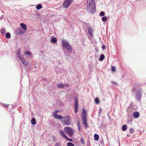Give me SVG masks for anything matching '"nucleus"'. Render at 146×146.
I'll list each match as a JSON object with an SVG mask.
<instances>
[{
	"mask_svg": "<svg viewBox=\"0 0 146 146\" xmlns=\"http://www.w3.org/2000/svg\"><path fill=\"white\" fill-rule=\"evenodd\" d=\"M132 91L133 92L136 91V99L139 101H141L142 94V90L141 88L138 86L135 85L132 88Z\"/></svg>",
	"mask_w": 146,
	"mask_h": 146,
	"instance_id": "nucleus-1",
	"label": "nucleus"
},
{
	"mask_svg": "<svg viewBox=\"0 0 146 146\" xmlns=\"http://www.w3.org/2000/svg\"><path fill=\"white\" fill-rule=\"evenodd\" d=\"M86 10L88 12L92 14L96 12V7L94 0H90V2L87 6Z\"/></svg>",
	"mask_w": 146,
	"mask_h": 146,
	"instance_id": "nucleus-2",
	"label": "nucleus"
},
{
	"mask_svg": "<svg viewBox=\"0 0 146 146\" xmlns=\"http://www.w3.org/2000/svg\"><path fill=\"white\" fill-rule=\"evenodd\" d=\"M62 44L63 46V50L64 51V47L66 48L70 52L72 51V48L68 41L63 40L62 41Z\"/></svg>",
	"mask_w": 146,
	"mask_h": 146,
	"instance_id": "nucleus-3",
	"label": "nucleus"
},
{
	"mask_svg": "<svg viewBox=\"0 0 146 146\" xmlns=\"http://www.w3.org/2000/svg\"><path fill=\"white\" fill-rule=\"evenodd\" d=\"M64 119L62 121V124L64 125H70L71 122V117L68 115L66 116L63 117Z\"/></svg>",
	"mask_w": 146,
	"mask_h": 146,
	"instance_id": "nucleus-4",
	"label": "nucleus"
},
{
	"mask_svg": "<svg viewBox=\"0 0 146 146\" xmlns=\"http://www.w3.org/2000/svg\"><path fill=\"white\" fill-rule=\"evenodd\" d=\"M64 131L69 135L70 137L74 133V131L71 127H66L64 129Z\"/></svg>",
	"mask_w": 146,
	"mask_h": 146,
	"instance_id": "nucleus-5",
	"label": "nucleus"
},
{
	"mask_svg": "<svg viewBox=\"0 0 146 146\" xmlns=\"http://www.w3.org/2000/svg\"><path fill=\"white\" fill-rule=\"evenodd\" d=\"M74 0H64L63 4L64 8H67L73 2Z\"/></svg>",
	"mask_w": 146,
	"mask_h": 146,
	"instance_id": "nucleus-6",
	"label": "nucleus"
},
{
	"mask_svg": "<svg viewBox=\"0 0 146 146\" xmlns=\"http://www.w3.org/2000/svg\"><path fill=\"white\" fill-rule=\"evenodd\" d=\"M74 111L76 113H77L78 111V102L77 98H74Z\"/></svg>",
	"mask_w": 146,
	"mask_h": 146,
	"instance_id": "nucleus-7",
	"label": "nucleus"
},
{
	"mask_svg": "<svg viewBox=\"0 0 146 146\" xmlns=\"http://www.w3.org/2000/svg\"><path fill=\"white\" fill-rule=\"evenodd\" d=\"M82 121L83 124L84 125L85 128H87L88 125L87 123V120L86 117H82Z\"/></svg>",
	"mask_w": 146,
	"mask_h": 146,
	"instance_id": "nucleus-8",
	"label": "nucleus"
},
{
	"mask_svg": "<svg viewBox=\"0 0 146 146\" xmlns=\"http://www.w3.org/2000/svg\"><path fill=\"white\" fill-rule=\"evenodd\" d=\"M53 116L55 119H58L60 120H62L63 118V117L61 115L57 114L56 113H53Z\"/></svg>",
	"mask_w": 146,
	"mask_h": 146,
	"instance_id": "nucleus-9",
	"label": "nucleus"
},
{
	"mask_svg": "<svg viewBox=\"0 0 146 146\" xmlns=\"http://www.w3.org/2000/svg\"><path fill=\"white\" fill-rule=\"evenodd\" d=\"M19 59L21 60L22 63L25 66H27L28 65V63L23 58V57L20 58Z\"/></svg>",
	"mask_w": 146,
	"mask_h": 146,
	"instance_id": "nucleus-10",
	"label": "nucleus"
},
{
	"mask_svg": "<svg viewBox=\"0 0 146 146\" xmlns=\"http://www.w3.org/2000/svg\"><path fill=\"white\" fill-rule=\"evenodd\" d=\"M93 31V29L91 27H90L88 28V32L91 36H93L92 32Z\"/></svg>",
	"mask_w": 146,
	"mask_h": 146,
	"instance_id": "nucleus-11",
	"label": "nucleus"
},
{
	"mask_svg": "<svg viewBox=\"0 0 146 146\" xmlns=\"http://www.w3.org/2000/svg\"><path fill=\"white\" fill-rule=\"evenodd\" d=\"M133 116L135 118H137L139 116V114L138 112L135 111L133 113Z\"/></svg>",
	"mask_w": 146,
	"mask_h": 146,
	"instance_id": "nucleus-12",
	"label": "nucleus"
},
{
	"mask_svg": "<svg viewBox=\"0 0 146 146\" xmlns=\"http://www.w3.org/2000/svg\"><path fill=\"white\" fill-rule=\"evenodd\" d=\"M16 32L18 34H22L24 33V32L21 29H17L16 30Z\"/></svg>",
	"mask_w": 146,
	"mask_h": 146,
	"instance_id": "nucleus-13",
	"label": "nucleus"
},
{
	"mask_svg": "<svg viewBox=\"0 0 146 146\" xmlns=\"http://www.w3.org/2000/svg\"><path fill=\"white\" fill-rule=\"evenodd\" d=\"M57 41V39L56 37H51V41L53 43H55Z\"/></svg>",
	"mask_w": 146,
	"mask_h": 146,
	"instance_id": "nucleus-14",
	"label": "nucleus"
},
{
	"mask_svg": "<svg viewBox=\"0 0 146 146\" xmlns=\"http://www.w3.org/2000/svg\"><path fill=\"white\" fill-rule=\"evenodd\" d=\"M21 27L24 30H25L27 29L26 25L24 23H22L20 24Z\"/></svg>",
	"mask_w": 146,
	"mask_h": 146,
	"instance_id": "nucleus-15",
	"label": "nucleus"
},
{
	"mask_svg": "<svg viewBox=\"0 0 146 146\" xmlns=\"http://www.w3.org/2000/svg\"><path fill=\"white\" fill-rule=\"evenodd\" d=\"M59 132L60 135L64 138H65L67 136L63 131L60 130Z\"/></svg>",
	"mask_w": 146,
	"mask_h": 146,
	"instance_id": "nucleus-16",
	"label": "nucleus"
},
{
	"mask_svg": "<svg viewBox=\"0 0 146 146\" xmlns=\"http://www.w3.org/2000/svg\"><path fill=\"white\" fill-rule=\"evenodd\" d=\"M86 116L87 114L86 111L84 110L83 109L82 110V117H86Z\"/></svg>",
	"mask_w": 146,
	"mask_h": 146,
	"instance_id": "nucleus-17",
	"label": "nucleus"
},
{
	"mask_svg": "<svg viewBox=\"0 0 146 146\" xmlns=\"http://www.w3.org/2000/svg\"><path fill=\"white\" fill-rule=\"evenodd\" d=\"M94 140L96 141L98 140L99 139V136L98 135L95 133L94 135Z\"/></svg>",
	"mask_w": 146,
	"mask_h": 146,
	"instance_id": "nucleus-18",
	"label": "nucleus"
},
{
	"mask_svg": "<svg viewBox=\"0 0 146 146\" xmlns=\"http://www.w3.org/2000/svg\"><path fill=\"white\" fill-rule=\"evenodd\" d=\"M57 87L59 88H62L64 87V85L62 84H60L56 85Z\"/></svg>",
	"mask_w": 146,
	"mask_h": 146,
	"instance_id": "nucleus-19",
	"label": "nucleus"
},
{
	"mask_svg": "<svg viewBox=\"0 0 146 146\" xmlns=\"http://www.w3.org/2000/svg\"><path fill=\"white\" fill-rule=\"evenodd\" d=\"M21 53V52L20 51V50L19 49L18 50V52L17 53V55H18V58L19 59L22 57L20 55Z\"/></svg>",
	"mask_w": 146,
	"mask_h": 146,
	"instance_id": "nucleus-20",
	"label": "nucleus"
},
{
	"mask_svg": "<svg viewBox=\"0 0 146 146\" xmlns=\"http://www.w3.org/2000/svg\"><path fill=\"white\" fill-rule=\"evenodd\" d=\"M36 123V120L35 118H32L31 119V123L33 125H35Z\"/></svg>",
	"mask_w": 146,
	"mask_h": 146,
	"instance_id": "nucleus-21",
	"label": "nucleus"
},
{
	"mask_svg": "<svg viewBox=\"0 0 146 146\" xmlns=\"http://www.w3.org/2000/svg\"><path fill=\"white\" fill-rule=\"evenodd\" d=\"M104 54H102L101 55L100 57L99 58V60L100 61H102L104 59Z\"/></svg>",
	"mask_w": 146,
	"mask_h": 146,
	"instance_id": "nucleus-22",
	"label": "nucleus"
},
{
	"mask_svg": "<svg viewBox=\"0 0 146 146\" xmlns=\"http://www.w3.org/2000/svg\"><path fill=\"white\" fill-rule=\"evenodd\" d=\"M127 126L126 125H123L122 127V129L123 131H125L127 129Z\"/></svg>",
	"mask_w": 146,
	"mask_h": 146,
	"instance_id": "nucleus-23",
	"label": "nucleus"
},
{
	"mask_svg": "<svg viewBox=\"0 0 146 146\" xmlns=\"http://www.w3.org/2000/svg\"><path fill=\"white\" fill-rule=\"evenodd\" d=\"M42 8V5L40 4H38L36 7V8L38 10H39Z\"/></svg>",
	"mask_w": 146,
	"mask_h": 146,
	"instance_id": "nucleus-24",
	"label": "nucleus"
},
{
	"mask_svg": "<svg viewBox=\"0 0 146 146\" xmlns=\"http://www.w3.org/2000/svg\"><path fill=\"white\" fill-rule=\"evenodd\" d=\"M95 102L96 104H98L99 103V100L98 98H97L95 99Z\"/></svg>",
	"mask_w": 146,
	"mask_h": 146,
	"instance_id": "nucleus-25",
	"label": "nucleus"
},
{
	"mask_svg": "<svg viewBox=\"0 0 146 146\" xmlns=\"http://www.w3.org/2000/svg\"><path fill=\"white\" fill-rule=\"evenodd\" d=\"M25 54H27L29 56H31V52L28 51H25Z\"/></svg>",
	"mask_w": 146,
	"mask_h": 146,
	"instance_id": "nucleus-26",
	"label": "nucleus"
},
{
	"mask_svg": "<svg viewBox=\"0 0 146 146\" xmlns=\"http://www.w3.org/2000/svg\"><path fill=\"white\" fill-rule=\"evenodd\" d=\"M5 36L7 38H9L11 37V35L10 33H7L6 34Z\"/></svg>",
	"mask_w": 146,
	"mask_h": 146,
	"instance_id": "nucleus-27",
	"label": "nucleus"
},
{
	"mask_svg": "<svg viewBox=\"0 0 146 146\" xmlns=\"http://www.w3.org/2000/svg\"><path fill=\"white\" fill-rule=\"evenodd\" d=\"M67 146H74V144L72 143L68 142L67 143Z\"/></svg>",
	"mask_w": 146,
	"mask_h": 146,
	"instance_id": "nucleus-28",
	"label": "nucleus"
},
{
	"mask_svg": "<svg viewBox=\"0 0 146 146\" xmlns=\"http://www.w3.org/2000/svg\"><path fill=\"white\" fill-rule=\"evenodd\" d=\"M1 33L2 34H5V29H4L3 28L1 30Z\"/></svg>",
	"mask_w": 146,
	"mask_h": 146,
	"instance_id": "nucleus-29",
	"label": "nucleus"
},
{
	"mask_svg": "<svg viewBox=\"0 0 146 146\" xmlns=\"http://www.w3.org/2000/svg\"><path fill=\"white\" fill-rule=\"evenodd\" d=\"M102 21L104 22H105L107 20V18L106 17H102Z\"/></svg>",
	"mask_w": 146,
	"mask_h": 146,
	"instance_id": "nucleus-30",
	"label": "nucleus"
},
{
	"mask_svg": "<svg viewBox=\"0 0 146 146\" xmlns=\"http://www.w3.org/2000/svg\"><path fill=\"white\" fill-rule=\"evenodd\" d=\"M111 70L112 72H114L115 71L116 69L114 66H112L111 68Z\"/></svg>",
	"mask_w": 146,
	"mask_h": 146,
	"instance_id": "nucleus-31",
	"label": "nucleus"
},
{
	"mask_svg": "<svg viewBox=\"0 0 146 146\" xmlns=\"http://www.w3.org/2000/svg\"><path fill=\"white\" fill-rule=\"evenodd\" d=\"M134 131V130L133 129L132 127H130L129 129V132L132 133Z\"/></svg>",
	"mask_w": 146,
	"mask_h": 146,
	"instance_id": "nucleus-32",
	"label": "nucleus"
},
{
	"mask_svg": "<svg viewBox=\"0 0 146 146\" xmlns=\"http://www.w3.org/2000/svg\"><path fill=\"white\" fill-rule=\"evenodd\" d=\"M105 15L103 11H101L100 12V15L101 16H103Z\"/></svg>",
	"mask_w": 146,
	"mask_h": 146,
	"instance_id": "nucleus-33",
	"label": "nucleus"
},
{
	"mask_svg": "<svg viewBox=\"0 0 146 146\" xmlns=\"http://www.w3.org/2000/svg\"><path fill=\"white\" fill-rule=\"evenodd\" d=\"M65 139H67L70 142H72L73 141V140L72 139L69 138H68L67 136L66 137V138Z\"/></svg>",
	"mask_w": 146,
	"mask_h": 146,
	"instance_id": "nucleus-34",
	"label": "nucleus"
},
{
	"mask_svg": "<svg viewBox=\"0 0 146 146\" xmlns=\"http://www.w3.org/2000/svg\"><path fill=\"white\" fill-rule=\"evenodd\" d=\"M60 142H58L56 143L54 146H60Z\"/></svg>",
	"mask_w": 146,
	"mask_h": 146,
	"instance_id": "nucleus-35",
	"label": "nucleus"
},
{
	"mask_svg": "<svg viewBox=\"0 0 146 146\" xmlns=\"http://www.w3.org/2000/svg\"><path fill=\"white\" fill-rule=\"evenodd\" d=\"M77 125H78V130L80 131V124L79 123H78L77 124Z\"/></svg>",
	"mask_w": 146,
	"mask_h": 146,
	"instance_id": "nucleus-36",
	"label": "nucleus"
},
{
	"mask_svg": "<svg viewBox=\"0 0 146 146\" xmlns=\"http://www.w3.org/2000/svg\"><path fill=\"white\" fill-rule=\"evenodd\" d=\"M81 141L83 145L85 143V142L84 140L83 139H81Z\"/></svg>",
	"mask_w": 146,
	"mask_h": 146,
	"instance_id": "nucleus-37",
	"label": "nucleus"
},
{
	"mask_svg": "<svg viewBox=\"0 0 146 146\" xmlns=\"http://www.w3.org/2000/svg\"><path fill=\"white\" fill-rule=\"evenodd\" d=\"M102 109L101 108H100L99 109V113H98L99 114V115L101 114L102 113Z\"/></svg>",
	"mask_w": 146,
	"mask_h": 146,
	"instance_id": "nucleus-38",
	"label": "nucleus"
},
{
	"mask_svg": "<svg viewBox=\"0 0 146 146\" xmlns=\"http://www.w3.org/2000/svg\"><path fill=\"white\" fill-rule=\"evenodd\" d=\"M52 139L53 140V141H54L56 140V138L55 136H53L52 137Z\"/></svg>",
	"mask_w": 146,
	"mask_h": 146,
	"instance_id": "nucleus-39",
	"label": "nucleus"
},
{
	"mask_svg": "<svg viewBox=\"0 0 146 146\" xmlns=\"http://www.w3.org/2000/svg\"><path fill=\"white\" fill-rule=\"evenodd\" d=\"M111 84L112 85H114V84H117V83L115 81H113L112 82H111Z\"/></svg>",
	"mask_w": 146,
	"mask_h": 146,
	"instance_id": "nucleus-40",
	"label": "nucleus"
},
{
	"mask_svg": "<svg viewBox=\"0 0 146 146\" xmlns=\"http://www.w3.org/2000/svg\"><path fill=\"white\" fill-rule=\"evenodd\" d=\"M102 48L103 49H104L106 48V46L105 45H103L102 46Z\"/></svg>",
	"mask_w": 146,
	"mask_h": 146,
	"instance_id": "nucleus-41",
	"label": "nucleus"
},
{
	"mask_svg": "<svg viewBox=\"0 0 146 146\" xmlns=\"http://www.w3.org/2000/svg\"><path fill=\"white\" fill-rule=\"evenodd\" d=\"M4 105H5L6 107H8L9 106V105L8 104H4Z\"/></svg>",
	"mask_w": 146,
	"mask_h": 146,
	"instance_id": "nucleus-42",
	"label": "nucleus"
},
{
	"mask_svg": "<svg viewBox=\"0 0 146 146\" xmlns=\"http://www.w3.org/2000/svg\"><path fill=\"white\" fill-rule=\"evenodd\" d=\"M59 111L58 110H56L55 111V113H56L58 112H59Z\"/></svg>",
	"mask_w": 146,
	"mask_h": 146,
	"instance_id": "nucleus-43",
	"label": "nucleus"
},
{
	"mask_svg": "<svg viewBox=\"0 0 146 146\" xmlns=\"http://www.w3.org/2000/svg\"><path fill=\"white\" fill-rule=\"evenodd\" d=\"M65 86H69V85L67 84H65Z\"/></svg>",
	"mask_w": 146,
	"mask_h": 146,
	"instance_id": "nucleus-44",
	"label": "nucleus"
},
{
	"mask_svg": "<svg viewBox=\"0 0 146 146\" xmlns=\"http://www.w3.org/2000/svg\"><path fill=\"white\" fill-rule=\"evenodd\" d=\"M130 136V135L129 134H127V137H129Z\"/></svg>",
	"mask_w": 146,
	"mask_h": 146,
	"instance_id": "nucleus-45",
	"label": "nucleus"
},
{
	"mask_svg": "<svg viewBox=\"0 0 146 146\" xmlns=\"http://www.w3.org/2000/svg\"><path fill=\"white\" fill-rule=\"evenodd\" d=\"M64 54L66 55L67 54V52H64Z\"/></svg>",
	"mask_w": 146,
	"mask_h": 146,
	"instance_id": "nucleus-46",
	"label": "nucleus"
},
{
	"mask_svg": "<svg viewBox=\"0 0 146 146\" xmlns=\"http://www.w3.org/2000/svg\"><path fill=\"white\" fill-rule=\"evenodd\" d=\"M128 121H130V120H129Z\"/></svg>",
	"mask_w": 146,
	"mask_h": 146,
	"instance_id": "nucleus-47",
	"label": "nucleus"
}]
</instances>
